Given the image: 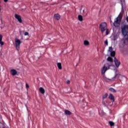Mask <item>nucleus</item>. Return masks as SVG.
<instances>
[{
  "instance_id": "27",
  "label": "nucleus",
  "mask_w": 128,
  "mask_h": 128,
  "mask_svg": "<svg viewBox=\"0 0 128 128\" xmlns=\"http://www.w3.org/2000/svg\"><path fill=\"white\" fill-rule=\"evenodd\" d=\"M104 44H105L106 46H108V40H105Z\"/></svg>"
},
{
  "instance_id": "5",
  "label": "nucleus",
  "mask_w": 128,
  "mask_h": 128,
  "mask_svg": "<svg viewBox=\"0 0 128 128\" xmlns=\"http://www.w3.org/2000/svg\"><path fill=\"white\" fill-rule=\"evenodd\" d=\"M126 39H122L119 43V46L120 48H124V46H126Z\"/></svg>"
},
{
  "instance_id": "36",
  "label": "nucleus",
  "mask_w": 128,
  "mask_h": 128,
  "mask_svg": "<svg viewBox=\"0 0 128 128\" xmlns=\"http://www.w3.org/2000/svg\"><path fill=\"white\" fill-rule=\"evenodd\" d=\"M0 118H2V116H0Z\"/></svg>"
},
{
  "instance_id": "8",
  "label": "nucleus",
  "mask_w": 128,
  "mask_h": 128,
  "mask_svg": "<svg viewBox=\"0 0 128 128\" xmlns=\"http://www.w3.org/2000/svg\"><path fill=\"white\" fill-rule=\"evenodd\" d=\"M14 17H15V18L18 20V22L20 24H22V17L20 16L18 14H14Z\"/></svg>"
},
{
  "instance_id": "19",
  "label": "nucleus",
  "mask_w": 128,
  "mask_h": 128,
  "mask_svg": "<svg viewBox=\"0 0 128 128\" xmlns=\"http://www.w3.org/2000/svg\"><path fill=\"white\" fill-rule=\"evenodd\" d=\"M57 66L58 68V70H62V63L60 62H58L57 64Z\"/></svg>"
},
{
  "instance_id": "21",
  "label": "nucleus",
  "mask_w": 128,
  "mask_h": 128,
  "mask_svg": "<svg viewBox=\"0 0 128 128\" xmlns=\"http://www.w3.org/2000/svg\"><path fill=\"white\" fill-rule=\"evenodd\" d=\"M84 46H88V44H90V42H88V41L85 40L84 42Z\"/></svg>"
},
{
  "instance_id": "28",
  "label": "nucleus",
  "mask_w": 128,
  "mask_h": 128,
  "mask_svg": "<svg viewBox=\"0 0 128 128\" xmlns=\"http://www.w3.org/2000/svg\"><path fill=\"white\" fill-rule=\"evenodd\" d=\"M26 88H30V86H28V84H26Z\"/></svg>"
},
{
  "instance_id": "13",
  "label": "nucleus",
  "mask_w": 128,
  "mask_h": 128,
  "mask_svg": "<svg viewBox=\"0 0 128 128\" xmlns=\"http://www.w3.org/2000/svg\"><path fill=\"white\" fill-rule=\"evenodd\" d=\"M2 35L0 34V44L1 46H4V42L2 41Z\"/></svg>"
},
{
  "instance_id": "9",
  "label": "nucleus",
  "mask_w": 128,
  "mask_h": 128,
  "mask_svg": "<svg viewBox=\"0 0 128 128\" xmlns=\"http://www.w3.org/2000/svg\"><path fill=\"white\" fill-rule=\"evenodd\" d=\"M114 62L116 68H118L120 66V61L118 60V58H116V57L114 58Z\"/></svg>"
},
{
  "instance_id": "33",
  "label": "nucleus",
  "mask_w": 128,
  "mask_h": 128,
  "mask_svg": "<svg viewBox=\"0 0 128 128\" xmlns=\"http://www.w3.org/2000/svg\"><path fill=\"white\" fill-rule=\"evenodd\" d=\"M4 0V2H8V0Z\"/></svg>"
},
{
  "instance_id": "37",
  "label": "nucleus",
  "mask_w": 128,
  "mask_h": 128,
  "mask_svg": "<svg viewBox=\"0 0 128 128\" xmlns=\"http://www.w3.org/2000/svg\"><path fill=\"white\" fill-rule=\"evenodd\" d=\"M76 66H78V64H76Z\"/></svg>"
},
{
  "instance_id": "4",
  "label": "nucleus",
  "mask_w": 128,
  "mask_h": 128,
  "mask_svg": "<svg viewBox=\"0 0 128 128\" xmlns=\"http://www.w3.org/2000/svg\"><path fill=\"white\" fill-rule=\"evenodd\" d=\"M108 26V24L106 22H102L100 25V29L101 30L102 34H104L106 30V26Z\"/></svg>"
},
{
  "instance_id": "16",
  "label": "nucleus",
  "mask_w": 128,
  "mask_h": 128,
  "mask_svg": "<svg viewBox=\"0 0 128 128\" xmlns=\"http://www.w3.org/2000/svg\"><path fill=\"white\" fill-rule=\"evenodd\" d=\"M54 16L56 18V20H60V14H55L54 15Z\"/></svg>"
},
{
  "instance_id": "1",
  "label": "nucleus",
  "mask_w": 128,
  "mask_h": 128,
  "mask_svg": "<svg viewBox=\"0 0 128 128\" xmlns=\"http://www.w3.org/2000/svg\"><path fill=\"white\" fill-rule=\"evenodd\" d=\"M108 70H110V69L108 67L106 66H104L102 67V70H101V72L104 76V79L107 82H112V80H116V78H118V76H120V72L118 70H115L114 76L111 79L108 78H106V75H104V74H106V72Z\"/></svg>"
},
{
  "instance_id": "26",
  "label": "nucleus",
  "mask_w": 128,
  "mask_h": 128,
  "mask_svg": "<svg viewBox=\"0 0 128 128\" xmlns=\"http://www.w3.org/2000/svg\"><path fill=\"white\" fill-rule=\"evenodd\" d=\"M105 30H106V36H108V28H106Z\"/></svg>"
},
{
  "instance_id": "25",
  "label": "nucleus",
  "mask_w": 128,
  "mask_h": 128,
  "mask_svg": "<svg viewBox=\"0 0 128 128\" xmlns=\"http://www.w3.org/2000/svg\"><path fill=\"white\" fill-rule=\"evenodd\" d=\"M109 124L110 126H114V122L112 121H109Z\"/></svg>"
},
{
  "instance_id": "14",
  "label": "nucleus",
  "mask_w": 128,
  "mask_h": 128,
  "mask_svg": "<svg viewBox=\"0 0 128 128\" xmlns=\"http://www.w3.org/2000/svg\"><path fill=\"white\" fill-rule=\"evenodd\" d=\"M64 114L70 116V114H72V112L68 110H66L64 111Z\"/></svg>"
},
{
  "instance_id": "12",
  "label": "nucleus",
  "mask_w": 128,
  "mask_h": 128,
  "mask_svg": "<svg viewBox=\"0 0 128 128\" xmlns=\"http://www.w3.org/2000/svg\"><path fill=\"white\" fill-rule=\"evenodd\" d=\"M108 98L112 102H114V95H112V94H110Z\"/></svg>"
},
{
  "instance_id": "30",
  "label": "nucleus",
  "mask_w": 128,
  "mask_h": 128,
  "mask_svg": "<svg viewBox=\"0 0 128 128\" xmlns=\"http://www.w3.org/2000/svg\"><path fill=\"white\" fill-rule=\"evenodd\" d=\"M126 20L128 22V16L126 17Z\"/></svg>"
},
{
  "instance_id": "3",
  "label": "nucleus",
  "mask_w": 128,
  "mask_h": 128,
  "mask_svg": "<svg viewBox=\"0 0 128 128\" xmlns=\"http://www.w3.org/2000/svg\"><path fill=\"white\" fill-rule=\"evenodd\" d=\"M120 14L114 20V21L113 23V24L115 28H118V26H120V22H122V20L120 18Z\"/></svg>"
},
{
  "instance_id": "34",
  "label": "nucleus",
  "mask_w": 128,
  "mask_h": 128,
  "mask_svg": "<svg viewBox=\"0 0 128 128\" xmlns=\"http://www.w3.org/2000/svg\"><path fill=\"white\" fill-rule=\"evenodd\" d=\"M110 22H112V20H110Z\"/></svg>"
},
{
  "instance_id": "20",
  "label": "nucleus",
  "mask_w": 128,
  "mask_h": 128,
  "mask_svg": "<svg viewBox=\"0 0 128 128\" xmlns=\"http://www.w3.org/2000/svg\"><path fill=\"white\" fill-rule=\"evenodd\" d=\"M109 90L110 92H116V90H114V88H110Z\"/></svg>"
},
{
  "instance_id": "7",
  "label": "nucleus",
  "mask_w": 128,
  "mask_h": 128,
  "mask_svg": "<svg viewBox=\"0 0 128 128\" xmlns=\"http://www.w3.org/2000/svg\"><path fill=\"white\" fill-rule=\"evenodd\" d=\"M108 52H110V56H111L114 57L116 56V52L114 51H112V46L109 47Z\"/></svg>"
},
{
  "instance_id": "32",
  "label": "nucleus",
  "mask_w": 128,
  "mask_h": 128,
  "mask_svg": "<svg viewBox=\"0 0 128 128\" xmlns=\"http://www.w3.org/2000/svg\"><path fill=\"white\" fill-rule=\"evenodd\" d=\"M66 82H67V84H70V80H68Z\"/></svg>"
},
{
  "instance_id": "35",
  "label": "nucleus",
  "mask_w": 128,
  "mask_h": 128,
  "mask_svg": "<svg viewBox=\"0 0 128 128\" xmlns=\"http://www.w3.org/2000/svg\"><path fill=\"white\" fill-rule=\"evenodd\" d=\"M83 12H84V10H83Z\"/></svg>"
},
{
  "instance_id": "18",
  "label": "nucleus",
  "mask_w": 128,
  "mask_h": 128,
  "mask_svg": "<svg viewBox=\"0 0 128 128\" xmlns=\"http://www.w3.org/2000/svg\"><path fill=\"white\" fill-rule=\"evenodd\" d=\"M107 60L110 62H114V60L110 57H108L107 58Z\"/></svg>"
},
{
  "instance_id": "24",
  "label": "nucleus",
  "mask_w": 128,
  "mask_h": 128,
  "mask_svg": "<svg viewBox=\"0 0 128 128\" xmlns=\"http://www.w3.org/2000/svg\"><path fill=\"white\" fill-rule=\"evenodd\" d=\"M108 93H106L104 94L102 96V98L103 99L106 98H108Z\"/></svg>"
},
{
  "instance_id": "2",
  "label": "nucleus",
  "mask_w": 128,
  "mask_h": 128,
  "mask_svg": "<svg viewBox=\"0 0 128 128\" xmlns=\"http://www.w3.org/2000/svg\"><path fill=\"white\" fill-rule=\"evenodd\" d=\"M122 34L124 36H128V25H123L121 26Z\"/></svg>"
},
{
  "instance_id": "31",
  "label": "nucleus",
  "mask_w": 128,
  "mask_h": 128,
  "mask_svg": "<svg viewBox=\"0 0 128 128\" xmlns=\"http://www.w3.org/2000/svg\"><path fill=\"white\" fill-rule=\"evenodd\" d=\"M20 36H22V31L20 30Z\"/></svg>"
},
{
  "instance_id": "17",
  "label": "nucleus",
  "mask_w": 128,
  "mask_h": 128,
  "mask_svg": "<svg viewBox=\"0 0 128 128\" xmlns=\"http://www.w3.org/2000/svg\"><path fill=\"white\" fill-rule=\"evenodd\" d=\"M39 92H40V94H44V88L40 87L39 88Z\"/></svg>"
},
{
  "instance_id": "23",
  "label": "nucleus",
  "mask_w": 128,
  "mask_h": 128,
  "mask_svg": "<svg viewBox=\"0 0 128 128\" xmlns=\"http://www.w3.org/2000/svg\"><path fill=\"white\" fill-rule=\"evenodd\" d=\"M112 40H118V36L117 35L114 36Z\"/></svg>"
},
{
  "instance_id": "22",
  "label": "nucleus",
  "mask_w": 128,
  "mask_h": 128,
  "mask_svg": "<svg viewBox=\"0 0 128 128\" xmlns=\"http://www.w3.org/2000/svg\"><path fill=\"white\" fill-rule=\"evenodd\" d=\"M78 20L80 22H82V15L78 16Z\"/></svg>"
},
{
  "instance_id": "6",
  "label": "nucleus",
  "mask_w": 128,
  "mask_h": 128,
  "mask_svg": "<svg viewBox=\"0 0 128 128\" xmlns=\"http://www.w3.org/2000/svg\"><path fill=\"white\" fill-rule=\"evenodd\" d=\"M20 40L16 38L15 39V46L17 50H20Z\"/></svg>"
},
{
  "instance_id": "11",
  "label": "nucleus",
  "mask_w": 128,
  "mask_h": 128,
  "mask_svg": "<svg viewBox=\"0 0 128 128\" xmlns=\"http://www.w3.org/2000/svg\"><path fill=\"white\" fill-rule=\"evenodd\" d=\"M12 76H16L18 72L14 69H12L10 70Z\"/></svg>"
},
{
  "instance_id": "10",
  "label": "nucleus",
  "mask_w": 128,
  "mask_h": 128,
  "mask_svg": "<svg viewBox=\"0 0 128 128\" xmlns=\"http://www.w3.org/2000/svg\"><path fill=\"white\" fill-rule=\"evenodd\" d=\"M107 68L110 70V66L114 67V62H108L106 63Z\"/></svg>"
},
{
  "instance_id": "29",
  "label": "nucleus",
  "mask_w": 128,
  "mask_h": 128,
  "mask_svg": "<svg viewBox=\"0 0 128 128\" xmlns=\"http://www.w3.org/2000/svg\"><path fill=\"white\" fill-rule=\"evenodd\" d=\"M24 36H28V32H25L24 33Z\"/></svg>"
},
{
  "instance_id": "15",
  "label": "nucleus",
  "mask_w": 128,
  "mask_h": 128,
  "mask_svg": "<svg viewBox=\"0 0 128 128\" xmlns=\"http://www.w3.org/2000/svg\"><path fill=\"white\" fill-rule=\"evenodd\" d=\"M120 4L122 6V8H124V4H126V2L124 0H120Z\"/></svg>"
}]
</instances>
